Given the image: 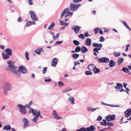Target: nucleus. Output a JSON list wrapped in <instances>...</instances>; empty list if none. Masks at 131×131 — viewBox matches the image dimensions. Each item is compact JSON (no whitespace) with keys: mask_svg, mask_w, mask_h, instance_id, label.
<instances>
[{"mask_svg":"<svg viewBox=\"0 0 131 131\" xmlns=\"http://www.w3.org/2000/svg\"><path fill=\"white\" fill-rule=\"evenodd\" d=\"M7 63L8 66L5 68V70L14 74L18 76H20L21 73L24 74L27 72V69L23 66H21L19 67L18 70H17V67L14 65L13 62L9 60L7 62Z\"/></svg>","mask_w":131,"mask_h":131,"instance_id":"nucleus-1","label":"nucleus"},{"mask_svg":"<svg viewBox=\"0 0 131 131\" xmlns=\"http://www.w3.org/2000/svg\"><path fill=\"white\" fill-rule=\"evenodd\" d=\"M12 86L8 82L6 83L3 87V89L5 94L7 95L8 91L10 90L11 89Z\"/></svg>","mask_w":131,"mask_h":131,"instance_id":"nucleus-2","label":"nucleus"},{"mask_svg":"<svg viewBox=\"0 0 131 131\" xmlns=\"http://www.w3.org/2000/svg\"><path fill=\"white\" fill-rule=\"evenodd\" d=\"M80 5H78V4H75L72 3H71L69 7L70 10L72 11H74L76 10L79 7Z\"/></svg>","mask_w":131,"mask_h":131,"instance_id":"nucleus-3","label":"nucleus"},{"mask_svg":"<svg viewBox=\"0 0 131 131\" xmlns=\"http://www.w3.org/2000/svg\"><path fill=\"white\" fill-rule=\"evenodd\" d=\"M17 106L19 108V111L21 114H25L26 113L27 111L25 106L21 104H18Z\"/></svg>","mask_w":131,"mask_h":131,"instance_id":"nucleus-4","label":"nucleus"},{"mask_svg":"<svg viewBox=\"0 0 131 131\" xmlns=\"http://www.w3.org/2000/svg\"><path fill=\"white\" fill-rule=\"evenodd\" d=\"M98 60L100 63H107L109 62V59L108 58L103 57L99 58Z\"/></svg>","mask_w":131,"mask_h":131,"instance_id":"nucleus-5","label":"nucleus"},{"mask_svg":"<svg viewBox=\"0 0 131 131\" xmlns=\"http://www.w3.org/2000/svg\"><path fill=\"white\" fill-rule=\"evenodd\" d=\"M106 119L108 121H114L115 119L116 115L115 114H113L112 115H109L106 117Z\"/></svg>","mask_w":131,"mask_h":131,"instance_id":"nucleus-6","label":"nucleus"},{"mask_svg":"<svg viewBox=\"0 0 131 131\" xmlns=\"http://www.w3.org/2000/svg\"><path fill=\"white\" fill-rule=\"evenodd\" d=\"M29 14L30 17L32 20L35 21L38 20V18L34 12L31 11L30 12Z\"/></svg>","mask_w":131,"mask_h":131,"instance_id":"nucleus-7","label":"nucleus"},{"mask_svg":"<svg viewBox=\"0 0 131 131\" xmlns=\"http://www.w3.org/2000/svg\"><path fill=\"white\" fill-rule=\"evenodd\" d=\"M124 114L126 118H128L131 115V108L127 110L124 113Z\"/></svg>","mask_w":131,"mask_h":131,"instance_id":"nucleus-8","label":"nucleus"},{"mask_svg":"<svg viewBox=\"0 0 131 131\" xmlns=\"http://www.w3.org/2000/svg\"><path fill=\"white\" fill-rule=\"evenodd\" d=\"M22 122L24 123V128L28 126L29 121L26 118H24L22 120Z\"/></svg>","mask_w":131,"mask_h":131,"instance_id":"nucleus-9","label":"nucleus"},{"mask_svg":"<svg viewBox=\"0 0 131 131\" xmlns=\"http://www.w3.org/2000/svg\"><path fill=\"white\" fill-rule=\"evenodd\" d=\"M52 114L54 117V118L56 120L60 119L61 118V117H59L58 116L57 112L55 110H53Z\"/></svg>","mask_w":131,"mask_h":131,"instance_id":"nucleus-10","label":"nucleus"},{"mask_svg":"<svg viewBox=\"0 0 131 131\" xmlns=\"http://www.w3.org/2000/svg\"><path fill=\"white\" fill-rule=\"evenodd\" d=\"M72 29L75 31L76 34H77L80 30V27L79 26H75L72 27Z\"/></svg>","mask_w":131,"mask_h":131,"instance_id":"nucleus-11","label":"nucleus"},{"mask_svg":"<svg viewBox=\"0 0 131 131\" xmlns=\"http://www.w3.org/2000/svg\"><path fill=\"white\" fill-rule=\"evenodd\" d=\"M58 61V60L57 58H54L52 60L51 66L53 67H55L57 65Z\"/></svg>","mask_w":131,"mask_h":131,"instance_id":"nucleus-12","label":"nucleus"},{"mask_svg":"<svg viewBox=\"0 0 131 131\" xmlns=\"http://www.w3.org/2000/svg\"><path fill=\"white\" fill-rule=\"evenodd\" d=\"M69 11V9L68 8H66L65 9L62 13L61 14L60 16V18H61L65 14L68 13Z\"/></svg>","mask_w":131,"mask_h":131,"instance_id":"nucleus-13","label":"nucleus"},{"mask_svg":"<svg viewBox=\"0 0 131 131\" xmlns=\"http://www.w3.org/2000/svg\"><path fill=\"white\" fill-rule=\"evenodd\" d=\"M88 131H94L95 130L96 128L95 126L93 125H91L87 127Z\"/></svg>","mask_w":131,"mask_h":131,"instance_id":"nucleus-14","label":"nucleus"},{"mask_svg":"<svg viewBox=\"0 0 131 131\" xmlns=\"http://www.w3.org/2000/svg\"><path fill=\"white\" fill-rule=\"evenodd\" d=\"M86 44L88 46H90L91 45V40L90 38H87L85 41Z\"/></svg>","mask_w":131,"mask_h":131,"instance_id":"nucleus-15","label":"nucleus"},{"mask_svg":"<svg viewBox=\"0 0 131 131\" xmlns=\"http://www.w3.org/2000/svg\"><path fill=\"white\" fill-rule=\"evenodd\" d=\"M5 51L7 54L9 56H11L12 54V52L11 50L9 48H7L5 50Z\"/></svg>","mask_w":131,"mask_h":131,"instance_id":"nucleus-16","label":"nucleus"},{"mask_svg":"<svg viewBox=\"0 0 131 131\" xmlns=\"http://www.w3.org/2000/svg\"><path fill=\"white\" fill-rule=\"evenodd\" d=\"M115 64V62L113 60H111L110 61L109 66L111 68L114 66Z\"/></svg>","mask_w":131,"mask_h":131,"instance_id":"nucleus-17","label":"nucleus"},{"mask_svg":"<svg viewBox=\"0 0 131 131\" xmlns=\"http://www.w3.org/2000/svg\"><path fill=\"white\" fill-rule=\"evenodd\" d=\"M37 111L36 110H34L32 108H31V109L29 110V113H32L33 114V116H34L37 112Z\"/></svg>","mask_w":131,"mask_h":131,"instance_id":"nucleus-18","label":"nucleus"},{"mask_svg":"<svg viewBox=\"0 0 131 131\" xmlns=\"http://www.w3.org/2000/svg\"><path fill=\"white\" fill-rule=\"evenodd\" d=\"M94 66H95L93 64H91L89 65L88 66L87 68L89 70H93V69L94 68Z\"/></svg>","mask_w":131,"mask_h":131,"instance_id":"nucleus-19","label":"nucleus"},{"mask_svg":"<svg viewBox=\"0 0 131 131\" xmlns=\"http://www.w3.org/2000/svg\"><path fill=\"white\" fill-rule=\"evenodd\" d=\"M121 22L125 26V27L127 28L130 31L131 30V29L129 27L128 25L126 22L124 21H122Z\"/></svg>","mask_w":131,"mask_h":131,"instance_id":"nucleus-20","label":"nucleus"},{"mask_svg":"<svg viewBox=\"0 0 131 131\" xmlns=\"http://www.w3.org/2000/svg\"><path fill=\"white\" fill-rule=\"evenodd\" d=\"M99 108V107H97L95 108H93L91 107H88L87 108V110L89 111L93 112Z\"/></svg>","mask_w":131,"mask_h":131,"instance_id":"nucleus-21","label":"nucleus"},{"mask_svg":"<svg viewBox=\"0 0 131 131\" xmlns=\"http://www.w3.org/2000/svg\"><path fill=\"white\" fill-rule=\"evenodd\" d=\"M2 54L3 56V58L4 59H6L9 58V56L7 54L4 53H2Z\"/></svg>","mask_w":131,"mask_h":131,"instance_id":"nucleus-22","label":"nucleus"},{"mask_svg":"<svg viewBox=\"0 0 131 131\" xmlns=\"http://www.w3.org/2000/svg\"><path fill=\"white\" fill-rule=\"evenodd\" d=\"M94 68L93 71L95 73H97L100 72V69L98 68H97L95 66H94Z\"/></svg>","mask_w":131,"mask_h":131,"instance_id":"nucleus-23","label":"nucleus"},{"mask_svg":"<svg viewBox=\"0 0 131 131\" xmlns=\"http://www.w3.org/2000/svg\"><path fill=\"white\" fill-rule=\"evenodd\" d=\"M102 45L101 43H98L96 42H93L92 43V45L93 47L95 48H98L100 46H101V45Z\"/></svg>","mask_w":131,"mask_h":131,"instance_id":"nucleus-24","label":"nucleus"},{"mask_svg":"<svg viewBox=\"0 0 131 131\" xmlns=\"http://www.w3.org/2000/svg\"><path fill=\"white\" fill-rule=\"evenodd\" d=\"M124 61V59L123 58H119L117 61L118 64V65H120Z\"/></svg>","mask_w":131,"mask_h":131,"instance_id":"nucleus-25","label":"nucleus"},{"mask_svg":"<svg viewBox=\"0 0 131 131\" xmlns=\"http://www.w3.org/2000/svg\"><path fill=\"white\" fill-rule=\"evenodd\" d=\"M59 20L60 22V24L61 25H62L65 26H68V24L65 23L63 21L61 20L60 19H59Z\"/></svg>","mask_w":131,"mask_h":131,"instance_id":"nucleus-26","label":"nucleus"},{"mask_svg":"<svg viewBox=\"0 0 131 131\" xmlns=\"http://www.w3.org/2000/svg\"><path fill=\"white\" fill-rule=\"evenodd\" d=\"M54 26V23L52 22L48 27V29L50 30H52L53 29V27Z\"/></svg>","mask_w":131,"mask_h":131,"instance_id":"nucleus-27","label":"nucleus"},{"mask_svg":"<svg viewBox=\"0 0 131 131\" xmlns=\"http://www.w3.org/2000/svg\"><path fill=\"white\" fill-rule=\"evenodd\" d=\"M43 51L42 49L41 48H40L39 49H36L35 50V52L39 54H40V53L41 52Z\"/></svg>","mask_w":131,"mask_h":131,"instance_id":"nucleus-28","label":"nucleus"},{"mask_svg":"<svg viewBox=\"0 0 131 131\" xmlns=\"http://www.w3.org/2000/svg\"><path fill=\"white\" fill-rule=\"evenodd\" d=\"M11 128V127L9 125H7L5 126L3 129L5 130H8Z\"/></svg>","mask_w":131,"mask_h":131,"instance_id":"nucleus-29","label":"nucleus"},{"mask_svg":"<svg viewBox=\"0 0 131 131\" xmlns=\"http://www.w3.org/2000/svg\"><path fill=\"white\" fill-rule=\"evenodd\" d=\"M69 101H71V103L72 104H74V99L72 97H70L68 99Z\"/></svg>","mask_w":131,"mask_h":131,"instance_id":"nucleus-30","label":"nucleus"},{"mask_svg":"<svg viewBox=\"0 0 131 131\" xmlns=\"http://www.w3.org/2000/svg\"><path fill=\"white\" fill-rule=\"evenodd\" d=\"M32 104V102L31 101L29 103L27 104H26L25 106V108L27 107L29 109L30 108V106Z\"/></svg>","mask_w":131,"mask_h":131,"instance_id":"nucleus-31","label":"nucleus"},{"mask_svg":"<svg viewBox=\"0 0 131 131\" xmlns=\"http://www.w3.org/2000/svg\"><path fill=\"white\" fill-rule=\"evenodd\" d=\"M122 70L126 73H128L129 72V70L128 68L125 67L123 68Z\"/></svg>","mask_w":131,"mask_h":131,"instance_id":"nucleus-32","label":"nucleus"},{"mask_svg":"<svg viewBox=\"0 0 131 131\" xmlns=\"http://www.w3.org/2000/svg\"><path fill=\"white\" fill-rule=\"evenodd\" d=\"M87 48L84 46H82V53H85L88 51Z\"/></svg>","mask_w":131,"mask_h":131,"instance_id":"nucleus-33","label":"nucleus"},{"mask_svg":"<svg viewBox=\"0 0 131 131\" xmlns=\"http://www.w3.org/2000/svg\"><path fill=\"white\" fill-rule=\"evenodd\" d=\"M79 54L75 53L72 55V57L74 59H75L77 58L79 56Z\"/></svg>","mask_w":131,"mask_h":131,"instance_id":"nucleus-34","label":"nucleus"},{"mask_svg":"<svg viewBox=\"0 0 131 131\" xmlns=\"http://www.w3.org/2000/svg\"><path fill=\"white\" fill-rule=\"evenodd\" d=\"M85 73L86 75H91L92 74V72L90 71H85Z\"/></svg>","mask_w":131,"mask_h":131,"instance_id":"nucleus-35","label":"nucleus"},{"mask_svg":"<svg viewBox=\"0 0 131 131\" xmlns=\"http://www.w3.org/2000/svg\"><path fill=\"white\" fill-rule=\"evenodd\" d=\"M81 50V48L79 46H77L75 48V52H79Z\"/></svg>","mask_w":131,"mask_h":131,"instance_id":"nucleus-36","label":"nucleus"},{"mask_svg":"<svg viewBox=\"0 0 131 131\" xmlns=\"http://www.w3.org/2000/svg\"><path fill=\"white\" fill-rule=\"evenodd\" d=\"M54 34L52 33L53 36V38L55 40L58 39L59 37V34L58 33L55 36H54Z\"/></svg>","mask_w":131,"mask_h":131,"instance_id":"nucleus-37","label":"nucleus"},{"mask_svg":"<svg viewBox=\"0 0 131 131\" xmlns=\"http://www.w3.org/2000/svg\"><path fill=\"white\" fill-rule=\"evenodd\" d=\"M120 52H114L113 54L115 57H117L120 56Z\"/></svg>","mask_w":131,"mask_h":131,"instance_id":"nucleus-38","label":"nucleus"},{"mask_svg":"<svg viewBox=\"0 0 131 131\" xmlns=\"http://www.w3.org/2000/svg\"><path fill=\"white\" fill-rule=\"evenodd\" d=\"M58 83V85L60 87H62L64 85V84L61 81L59 82Z\"/></svg>","mask_w":131,"mask_h":131,"instance_id":"nucleus-39","label":"nucleus"},{"mask_svg":"<svg viewBox=\"0 0 131 131\" xmlns=\"http://www.w3.org/2000/svg\"><path fill=\"white\" fill-rule=\"evenodd\" d=\"M116 85L119 88V90L120 89V88L122 87V84L120 83H116Z\"/></svg>","mask_w":131,"mask_h":131,"instance_id":"nucleus-40","label":"nucleus"},{"mask_svg":"<svg viewBox=\"0 0 131 131\" xmlns=\"http://www.w3.org/2000/svg\"><path fill=\"white\" fill-rule=\"evenodd\" d=\"M73 42L75 45L77 46H78L80 44L79 42L78 41L76 40H73Z\"/></svg>","mask_w":131,"mask_h":131,"instance_id":"nucleus-41","label":"nucleus"},{"mask_svg":"<svg viewBox=\"0 0 131 131\" xmlns=\"http://www.w3.org/2000/svg\"><path fill=\"white\" fill-rule=\"evenodd\" d=\"M39 117H37L35 116L32 120L35 123H36V121L38 119Z\"/></svg>","mask_w":131,"mask_h":131,"instance_id":"nucleus-42","label":"nucleus"},{"mask_svg":"<svg viewBox=\"0 0 131 131\" xmlns=\"http://www.w3.org/2000/svg\"><path fill=\"white\" fill-rule=\"evenodd\" d=\"M31 25L30 21H29L26 23V24L25 25V26L26 27H28L30 26Z\"/></svg>","mask_w":131,"mask_h":131,"instance_id":"nucleus-43","label":"nucleus"},{"mask_svg":"<svg viewBox=\"0 0 131 131\" xmlns=\"http://www.w3.org/2000/svg\"><path fill=\"white\" fill-rule=\"evenodd\" d=\"M85 37H88L89 36H91V35H89V33L88 32H86L84 33L83 34Z\"/></svg>","mask_w":131,"mask_h":131,"instance_id":"nucleus-44","label":"nucleus"},{"mask_svg":"<svg viewBox=\"0 0 131 131\" xmlns=\"http://www.w3.org/2000/svg\"><path fill=\"white\" fill-rule=\"evenodd\" d=\"M107 125L109 127H113V124L111 123L107 122Z\"/></svg>","mask_w":131,"mask_h":131,"instance_id":"nucleus-45","label":"nucleus"},{"mask_svg":"<svg viewBox=\"0 0 131 131\" xmlns=\"http://www.w3.org/2000/svg\"><path fill=\"white\" fill-rule=\"evenodd\" d=\"M99 29V28L98 27L94 29V32L95 34H96L98 33Z\"/></svg>","mask_w":131,"mask_h":131,"instance_id":"nucleus-46","label":"nucleus"},{"mask_svg":"<svg viewBox=\"0 0 131 131\" xmlns=\"http://www.w3.org/2000/svg\"><path fill=\"white\" fill-rule=\"evenodd\" d=\"M28 56L29 54L28 53V52H26L25 56L26 57V59L28 60H29L28 57Z\"/></svg>","mask_w":131,"mask_h":131,"instance_id":"nucleus-47","label":"nucleus"},{"mask_svg":"<svg viewBox=\"0 0 131 131\" xmlns=\"http://www.w3.org/2000/svg\"><path fill=\"white\" fill-rule=\"evenodd\" d=\"M47 69V68L46 67L44 68L42 71V73L43 74H44L46 73Z\"/></svg>","mask_w":131,"mask_h":131,"instance_id":"nucleus-48","label":"nucleus"},{"mask_svg":"<svg viewBox=\"0 0 131 131\" xmlns=\"http://www.w3.org/2000/svg\"><path fill=\"white\" fill-rule=\"evenodd\" d=\"M105 39L102 36L100 37V41L103 42L105 40Z\"/></svg>","mask_w":131,"mask_h":131,"instance_id":"nucleus-49","label":"nucleus"},{"mask_svg":"<svg viewBox=\"0 0 131 131\" xmlns=\"http://www.w3.org/2000/svg\"><path fill=\"white\" fill-rule=\"evenodd\" d=\"M62 41H56L55 43V45H57L59 44H60L62 42Z\"/></svg>","mask_w":131,"mask_h":131,"instance_id":"nucleus-50","label":"nucleus"},{"mask_svg":"<svg viewBox=\"0 0 131 131\" xmlns=\"http://www.w3.org/2000/svg\"><path fill=\"white\" fill-rule=\"evenodd\" d=\"M40 112L39 111H38L36 113V115L35 116L37 117H39V116L40 115Z\"/></svg>","mask_w":131,"mask_h":131,"instance_id":"nucleus-51","label":"nucleus"},{"mask_svg":"<svg viewBox=\"0 0 131 131\" xmlns=\"http://www.w3.org/2000/svg\"><path fill=\"white\" fill-rule=\"evenodd\" d=\"M28 2L29 5H32L33 4L32 0H28Z\"/></svg>","mask_w":131,"mask_h":131,"instance_id":"nucleus-52","label":"nucleus"},{"mask_svg":"<svg viewBox=\"0 0 131 131\" xmlns=\"http://www.w3.org/2000/svg\"><path fill=\"white\" fill-rule=\"evenodd\" d=\"M104 121V126H106L107 125V122L106 120L105 119H103L102 120Z\"/></svg>","mask_w":131,"mask_h":131,"instance_id":"nucleus-53","label":"nucleus"},{"mask_svg":"<svg viewBox=\"0 0 131 131\" xmlns=\"http://www.w3.org/2000/svg\"><path fill=\"white\" fill-rule=\"evenodd\" d=\"M102 117L101 116H99L97 119V120L100 121L102 119Z\"/></svg>","mask_w":131,"mask_h":131,"instance_id":"nucleus-54","label":"nucleus"},{"mask_svg":"<svg viewBox=\"0 0 131 131\" xmlns=\"http://www.w3.org/2000/svg\"><path fill=\"white\" fill-rule=\"evenodd\" d=\"M82 0H73V2L75 3H76L79 2L81 1Z\"/></svg>","mask_w":131,"mask_h":131,"instance_id":"nucleus-55","label":"nucleus"},{"mask_svg":"<svg viewBox=\"0 0 131 131\" xmlns=\"http://www.w3.org/2000/svg\"><path fill=\"white\" fill-rule=\"evenodd\" d=\"M127 84V83H126L125 82H123V86L125 88H126V86Z\"/></svg>","mask_w":131,"mask_h":131,"instance_id":"nucleus-56","label":"nucleus"},{"mask_svg":"<svg viewBox=\"0 0 131 131\" xmlns=\"http://www.w3.org/2000/svg\"><path fill=\"white\" fill-rule=\"evenodd\" d=\"M87 129V127L85 128V127H82V131H88Z\"/></svg>","mask_w":131,"mask_h":131,"instance_id":"nucleus-57","label":"nucleus"},{"mask_svg":"<svg viewBox=\"0 0 131 131\" xmlns=\"http://www.w3.org/2000/svg\"><path fill=\"white\" fill-rule=\"evenodd\" d=\"M99 34H103V32L102 31V30L101 29H99Z\"/></svg>","mask_w":131,"mask_h":131,"instance_id":"nucleus-58","label":"nucleus"},{"mask_svg":"<svg viewBox=\"0 0 131 131\" xmlns=\"http://www.w3.org/2000/svg\"><path fill=\"white\" fill-rule=\"evenodd\" d=\"M130 44H129L126 45V51H128V47H129V46H130Z\"/></svg>","mask_w":131,"mask_h":131,"instance_id":"nucleus-59","label":"nucleus"},{"mask_svg":"<svg viewBox=\"0 0 131 131\" xmlns=\"http://www.w3.org/2000/svg\"><path fill=\"white\" fill-rule=\"evenodd\" d=\"M111 129V128L110 127H109L107 128H105L104 129H103V130H109Z\"/></svg>","mask_w":131,"mask_h":131,"instance_id":"nucleus-60","label":"nucleus"},{"mask_svg":"<svg viewBox=\"0 0 131 131\" xmlns=\"http://www.w3.org/2000/svg\"><path fill=\"white\" fill-rule=\"evenodd\" d=\"M51 81V79L49 78L46 79L45 80V81L46 82H50Z\"/></svg>","mask_w":131,"mask_h":131,"instance_id":"nucleus-61","label":"nucleus"},{"mask_svg":"<svg viewBox=\"0 0 131 131\" xmlns=\"http://www.w3.org/2000/svg\"><path fill=\"white\" fill-rule=\"evenodd\" d=\"M93 51H94L95 52H96V51L98 52V51H99V50H98L97 48H94L93 49Z\"/></svg>","mask_w":131,"mask_h":131,"instance_id":"nucleus-62","label":"nucleus"},{"mask_svg":"<svg viewBox=\"0 0 131 131\" xmlns=\"http://www.w3.org/2000/svg\"><path fill=\"white\" fill-rule=\"evenodd\" d=\"M101 45V46H100L99 47H98V48H97L99 51L101 49V48L102 47V45Z\"/></svg>","mask_w":131,"mask_h":131,"instance_id":"nucleus-63","label":"nucleus"},{"mask_svg":"<svg viewBox=\"0 0 131 131\" xmlns=\"http://www.w3.org/2000/svg\"><path fill=\"white\" fill-rule=\"evenodd\" d=\"M68 15L69 16H71L73 14V13L72 12H68Z\"/></svg>","mask_w":131,"mask_h":131,"instance_id":"nucleus-64","label":"nucleus"}]
</instances>
